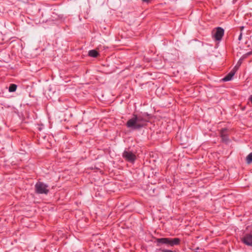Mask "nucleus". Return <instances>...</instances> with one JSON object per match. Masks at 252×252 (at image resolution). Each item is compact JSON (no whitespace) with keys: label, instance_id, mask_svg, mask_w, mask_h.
Listing matches in <instances>:
<instances>
[{"label":"nucleus","instance_id":"nucleus-17","mask_svg":"<svg viewBox=\"0 0 252 252\" xmlns=\"http://www.w3.org/2000/svg\"><path fill=\"white\" fill-rule=\"evenodd\" d=\"M155 190H156V189H153V193H155Z\"/></svg>","mask_w":252,"mask_h":252},{"label":"nucleus","instance_id":"nucleus-8","mask_svg":"<svg viewBox=\"0 0 252 252\" xmlns=\"http://www.w3.org/2000/svg\"><path fill=\"white\" fill-rule=\"evenodd\" d=\"M236 66L234 67V68L228 74H227L223 79L222 80L223 81H228L232 79L233 76L234 75L236 70L235 68H236Z\"/></svg>","mask_w":252,"mask_h":252},{"label":"nucleus","instance_id":"nucleus-13","mask_svg":"<svg viewBox=\"0 0 252 252\" xmlns=\"http://www.w3.org/2000/svg\"><path fill=\"white\" fill-rule=\"evenodd\" d=\"M248 56H247V55L246 54L243 55V56L241 57V58H243V60L245 59V58H247Z\"/></svg>","mask_w":252,"mask_h":252},{"label":"nucleus","instance_id":"nucleus-15","mask_svg":"<svg viewBox=\"0 0 252 252\" xmlns=\"http://www.w3.org/2000/svg\"><path fill=\"white\" fill-rule=\"evenodd\" d=\"M246 54L248 56H249L252 54V51L249 52L247 53Z\"/></svg>","mask_w":252,"mask_h":252},{"label":"nucleus","instance_id":"nucleus-9","mask_svg":"<svg viewBox=\"0 0 252 252\" xmlns=\"http://www.w3.org/2000/svg\"><path fill=\"white\" fill-rule=\"evenodd\" d=\"M88 55L91 57L96 58L98 55V53L95 50H91L89 51Z\"/></svg>","mask_w":252,"mask_h":252},{"label":"nucleus","instance_id":"nucleus-3","mask_svg":"<svg viewBox=\"0 0 252 252\" xmlns=\"http://www.w3.org/2000/svg\"><path fill=\"white\" fill-rule=\"evenodd\" d=\"M35 190L36 193L38 194H47L49 191L48 186L41 182H37L36 183Z\"/></svg>","mask_w":252,"mask_h":252},{"label":"nucleus","instance_id":"nucleus-16","mask_svg":"<svg viewBox=\"0 0 252 252\" xmlns=\"http://www.w3.org/2000/svg\"><path fill=\"white\" fill-rule=\"evenodd\" d=\"M242 33H241L240 35H239V37H238V39L239 40H240L241 39V38H242Z\"/></svg>","mask_w":252,"mask_h":252},{"label":"nucleus","instance_id":"nucleus-4","mask_svg":"<svg viewBox=\"0 0 252 252\" xmlns=\"http://www.w3.org/2000/svg\"><path fill=\"white\" fill-rule=\"evenodd\" d=\"M123 157L127 161L133 163L136 159L135 155L129 150H125L123 153Z\"/></svg>","mask_w":252,"mask_h":252},{"label":"nucleus","instance_id":"nucleus-14","mask_svg":"<svg viewBox=\"0 0 252 252\" xmlns=\"http://www.w3.org/2000/svg\"><path fill=\"white\" fill-rule=\"evenodd\" d=\"M143 2L149 3L151 0H141Z\"/></svg>","mask_w":252,"mask_h":252},{"label":"nucleus","instance_id":"nucleus-11","mask_svg":"<svg viewBox=\"0 0 252 252\" xmlns=\"http://www.w3.org/2000/svg\"><path fill=\"white\" fill-rule=\"evenodd\" d=\"M247 163H251L252 162V153H250L248 155L246 158Z\"/></svg>","mask_w":252,"mask_h":252},{"label":"nucleus","instance_id":"nucleus-1","mask_svg":"<svg viewBox=\"0 0 252 252\" xmlns=\"http://www.w3.org/2000/svg\"><path fill=\"white\" fill-rule=\"evenodd\" d=\"M151 116L147 113L133 114L132 117L126 124V126L132 130H139L145 127L149 122Z\"/></svg>","mask_w":252,"mask_h":252},{"label":"nucleus","instance_id":"nucleus-2","mask_svg":"<svg viewBox=\"0 0 252 252\" xmlns=\"http://www.w3.org/2000/svg\"><path fill=\"white\" fill-rule=\"evenodd\" d=\"M157 247L165 245L167 247H173L178 246L181 243V239L179 238H156L155 242Z\"/></svg>","mask_w":252,"mask_h":252},{"label":"nucleus","instance_id":"nucleus-7","mask_svg":"<svg viewBox=\"0 0 252 252\" xmlns=\"http://www.w3.org/2000/svg\"><path fill=\"white\" fill-rule=\"evenodd\" d=\"M242 241L246 245L252 246V234H246L242 238Z\"/></svg>","mask_w":252,"mask_h":252},{"label":"nucleus","instance_id":"nucleus-6","mask_svg":"<svg viewBox=\"0 0 252 252\" xmlns=\"http://www.w3.org/2000/svg\"><path fill=\"white\" fill-rule=\"evenodd\" d=\"M220 135L221 140L223 142L227 143L229 141L228 136V129L226 128H222L220 131Z\"/></svg>","mask_w":252,"mask_h":252},{"label":"nucleus","instance_id":"nucleus-12","mask_svg":"<svg viewBox=\"0 0 252 252\" xmlns=\"http://www.w3.org/2000/svg\"><path fill=\"white\" fill-rule=\"evenodd\" d=\"M243 61V58H241L239 59V61L238 62L237 64L236 65L237 66L236 68H235L236 70H237L238 68L239 67V66L241 65Z\"/></svg>","mask_w":252,"mask_h":252},{"label":"nucleus","instance_id":"nucleus-10","mask_svg":"<svg viewBox=\"0 0 252 252\" xmlns=\"http://www.w3.org/2000/svg\"><path fill=\"white\" fill-rule=\"evenodd\" d=\"M17 88V86L16 84H10V86L9 87L8 91L9 92H14L16 91Z\"/></svg>","mask_w":252,"mask_h":252},{"label":"nucleus","instance_id":"nucleus-5","mask_svg":"<svg viewBox=\"0 0 252 252\" xmlns=\"http://www.w3.org/2000/svg\"><path fill=\"white\" fill-rule=\"evenodd\" d=\"M224 35V30L221 27H218L216 29V31L213 35L214 38L216 40H220Z\"/></svg>","mask_w":252,"mask_h":252}]
</instances>
